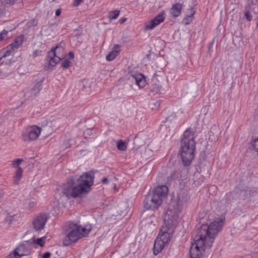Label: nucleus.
Returning <instances> with one entry per match:
<instances>
[{"instance_id": "1", "label": "nucleus", "mask_w": 258, "mask_h": 258, "mask_svg": "<svg viewBox=\"0 0 258 258\" xmlns=\"http://www.w3.org/2000/svg\"><path fill=\"white\" fill-rule=\"evenodd\" d=\"M224 219L218 218L209 226L203 225L197 230L194 242L191 243L189 251L190 258H200L205 250L210 248L214 239L220 231Z\"/></svg>"}, {"instance_id": "2", "label": "nucleus", "mask_w": 258, "mask_h": 258, "mask_svg": "<svg viewBox=\"0 0 258 258\" xmlns=\"http://www.w3.org/2000/svg\"><path fill=\"white\" fill-rule=\"evenodd\" d=\"M196 142L193 133L189 130H186L181 140L180 155L184 165H188L194 158Z\"/></svg>"}, {"instance_id": "3", "label": "nucleus", "mask_w": 258, "mask_h": 258, "mask_svg": "<svg viewBox=\"0 0 258 258\" xmlns=\"http://www.w3.org/2000/svg\"><path fill=\"white\" fill-rule=\"evenodd\" d=\"M94 173L90 171L82 175L78 180V185L72 188H64L63 194L67 197H81L90 191L93 184Z\"/></svg>"}, {"instance_id": "4", "label": "nucleus", "mask_w": 258, "mask_h": 258, "mask_svg": "<svg viewBox=\"0 0 258 258\" xmlns=\"http://www.w3.org/2000/svg\"><path fill=\"white\" fill-rule=\"evenodd\" d=\"M168 192L166 185H160L156 187L153 190L152 195H148L144 201V207L147 210H154L161 205L163 199Z\"/></svg>"}, {"instance_id": "5", "label": "nucleus", "mask_w": 258, "mask_h": 258, "mask_svg": "<svg viewBox=\"0 0 258 258\" xmlns=\"http://www.w3.org/2000/svg\"><path fill=\"white\" fill-rule=\"evenodd\" d=\"M91 230V226L90 225L81 227L80 225L76 224H70L69 232L63 240V244L68 246L72 243L76 242L82 236L87 235Z\"/></svg>"}, {"instance_id": "6", "label": "nucleus", "mask_w": 258, "mask_h": 258, "mask_svg": "<svg viewBox=\"0 0 258 258\" xmlns=\"http://www.w3.org/2000/svg\"><path fill=\"white\" fill-rule=\"evenodd\" d=\"M174 204H169L163 216L164 224L170 228H175L179 223V215L181 210L175 207Z\"/></svg>"}, {"instance_id": "7", "label": "nucleus", "mask_w": 258, "mask_h": 258, "mask_svg": "<svg viewBox=\"0 0 258 258\" xmlns=\"http://www.w3.org/2000/svg\"><path fill=\"white\" fill-rule=\"evenodd\" d=\"M41 132L40 127L36 125L27 127L22 134V139L24 142H30L36 140Z\"/></svg>"}, {"instance_id": "8", "label": "nucleus", "mask_w": 258, "mask_h": 258, "mask_svg": "<svg viewBox=\"0 0 258 258\" xmlns=\"http://www.w3.org/2000/svg\"><path fill=\"white\" fill-rule=\"evenodd\" d=\"M23 41L24 38L23 36H20L17 37L15 39L14 42L7 47L6 51L5 52V54L1 57L0 60H2L3 62L4 59H5L7 57L12 55L15 50H17L20 46V45H22Z\"/></svg>"}, {"instance_id": "9", "label": "nucleus", "mask_w": 258, "mask_h": 258, "mask_svg": "<svg viewBox=\"0 0 258 258\" xmlns=\"http://www.w3.org/2000/svg\"><path fill=\"white\" fill-rule=\"evenodd\" d=\"M48 220V217L46 214H40L35 216L32 221L33 229L36 231H40L45 227L46 223Z\"/></svg>"}, {"instance_id": "10", "label": "nucleus", "mask_w": 258, "mask_h": 258, "mask_svg": "<svg viewBox=\"0 0 258 258\" xmlns=\"http://www.w3.org/2000/svg\"><path fill=\"white\" fill-rule=\"evenodd\" d=\"M174 229L163 225L157 237L167 243L170 240Z\"/></svg>"}, {"instance_id": "11", "label": "nucleus", "mask_w": 258, "mask_h": 258, "mask_svg": "<svg viewBox=\"0 0 258 258\" xmlns=\"http://www.w3.org/2000/svg\"><path fill=\"white\" fill-rule=\"evenodd\" d=\"M189 197L188 195L185 192L179 193L176 199L171 202L170 204H174L175 207L179 208V210H181L183 205L186 203L188 200Z\"/></svg>"}, {"instance_id": "12", "label": "nucleus", "mask_w": 258, "mask_h": 258, "mask_svg": "<svg viewBox=\"0 0 258 258\" xmlns=\"http://www.w3.org/2000/svg\"><path fill=\"white\" fill-rule=\"evenodd\" d=\"M165 19L163 14L160 13L151 21L147 22L145 24V28L147 30L152 29L159 24L164 21Z\"/></svg>"}, {"instance_id": "13", "label": "nucleus", "mask_w": 258, "mask_h": 258, "mask_svg": "<svg viewBox=\"0 0 258 258\" xmlns=\"http://www.w3.org/2000/svg\"><path fill=\"white\" fill-rule=\"evenodd\" d=\"M129 78L132 81H135L140 88H143L146 84L145 77L141 73L131 74Z\"/></svg>"}, {"instance_id": "14", "label": "nucleus", "mask_w": 258, "mask_h": 258, "mask_svg": "<svg viewBox=\"0 0 258 258\" xmlns=\"http://www.w3.org/2000/svg\"><path fill=\"white\" fill-rule=\"evenodd\" d=\"M57 52L54 51H50L48 52V58L49 64L51 67L55 66L59 62L61 56L57 55Z\"/></svg>"}, {"instance_id": "15", "label": "nucleus", "mask_w": 258, "mask_h": 258, "mask_svg": "<svg viewBox=\"0 0 258 258\" xmlns=\"http://www.w3.org/2000/svg\"><path fill=\"white\" fill-rule=\"evenodd\" d=\"M4 215L5 220L10 224L14 220L15 217L17 215V213L14 209L9 208L5 210Z\"/></svg>"}, {"instance_id": "16", "label": "nucleus", "mask_w": 258, "mask_h": 258, "mask_svg": "<svg viewBox=\"0 0 258 258\" xmlns=\"http://www.w3.org/2000/svg\"><path fill=\"white\" fill-rule=\"evenodd\" d=\"M119 52L120 45L115 44L112 48V51L106 56V59L108 61L113 60L119 54Z\"/></svg>"}, {"instance_id": "17", "label": "nucleus", "mask_w": 258, "mask_h": 258, "mask_svg": "<svg viewBox=\"0 0 258 258\" xmlns=\"http://www.w3.org/2000/svg\"><path fill=\"white\" fill-rule=\"evenodd\" d=\"M165 244L166 243H165V242L162 241L158 237H157V238L155 240L154 245V254L155 255L158 254L163 249Z\"/></svg>"}, {"instance_id": "18", "label": "nucleus", "mask_w": 258, "mask_h": 258, "mask_svg": "<svg viewBox=\"0 0 258 258\" xmlns=\"http://www.w3.org/2000/svg\"><path fill=\"white\" fill-rule=\"evenodd\" d=\"M182 9L181 4L176 3L173 5L170 10V14L172 17L176 18L179 16L181 13Z\"/></svg>"}, {"instance_id": "19", "label": "nucleus", "mask_w": 258, "mask_h": 258, "mask_svg": "<svg viewBox=\"0 0 258 258\" xmlns=\"http://www.w3.org/2000/svg\"><path fill=\"white\" fill-rule=\"evenodd\" d=\"M14 250L17 252L18 255H20L21 257L28 254V251L26 249V246L24 244H21L19 245L17 248H16Z\"/></svg>"}, {"instance_id": "20", "label": "nucleus", "mask_w": 258, "mask_h": 258, "mask_svg": "<svg viewBox=\"0 0 258 258\" xmlns=\"http://www.w3.org/2000/svg\"><path fill=\"white\" fill-rule=\"evenodd\" d=\"M22 174L23 169L22 168H19L18 170H16L15 173L13 177L14 184L16 185L19 184L20 180L22 178Z\"/></svg>"}, {"instance_id": "21", "label": "nucleus", "mask_w": 258, "mask_h": 258, "mask_svg": "<svg viewBox=\"0 0 258 258\" xmlns=\"http://www.w3.org/2000/svg\"><path fill=\"white\" fill-rule=\"evenodd\" d=\"M189 11H190L189 15L183 19V22H184V24L186 25H187L191 23V22L192 21L194 15L195 13V12L192 8H190L189 9Z\"/></svg>"}, {"instance_id": "22", "label": "nucleus", "mask_w": 258, "mask_h": 258, "mask_svg": "<svg viewBox=\"0 0 258 258\" xmlns=\"http://www.w3.org/2000/svg\"><path fill=\"white\" fill-rule=\"evenodd\" d=\"M71 139L70 138L64 137L61 138V142L62 143V148L63 149H67L71 146Z\"/></svg>"}, {"instance_id": "23", "label": "nucleus", "mask_w": 258, "mask_h": 258, "mask_svg": "<svg viewBox=\"0 0 258 258\" xmlns=\"http://www.w3.org/2000/svg\"><path fill=\"white\" fill-rule=\"evenodd\" d=\"M42 88L41 84L40 83H36L31 89V93L36 95Z\"/></svg>"}, {"instance_id": "24", "label": "nucleus", "mask_w": 258, "mask_h": 258, "mask_svg": "<svg viewBox=\"0 0 258 258\" xmlns=\"http://www.w3.org/2000/svg\"><path fill=\"white\" fill-rule=\"evenodd\" d=\"M23 161V159H17L13 161L12 163V166L15 168L16 170H18L19 168H22L20 167L19 165Z\"/></svg>"}, {"instance_id": "25", "label": "nucleus", "mask_w": 258, "mask_h": 258, "mask_svg": "<svg viewBox=\"0 0 258 258\" xmlns=\"http://www.w3.org/2000/svg\"><path fill=\"white\" fill-rule=\"evenodd\" d=\"M119 14V11L115 10L110 12L108 14V18L110 20L116 19Z\"/></svg>"}, {"instance_id": "26", "label": "nucleus", "mask_w": 258, "mask_h": 258, "mask_svg": "<svg viewBox=\"0 0 258 258\" xmlns=\"http://www.w3.org/2000/svg\"><path fill=\"white\" fill-rule=\"evenodd\" d=\"M117 147L119 150L124 151L126 149L127 146L125 142L122 140H119L117 142Z\"/></svg>"}, {"instance_id": "27", "label": "nucleus", "mask_w": 258, "mask_h": 258, "mask_svg": "<svg viewBox=\"0 0 258 258\" xmlns=\"http://www.w3.org/2000/svg\"><path fill=\"white\" fill-rule=\"evenodd\" d=\"M45 237H42L41 238H37L33 240L34 243L40 246H42L45 243Z\"/></svg>"}, {"instance_id": "28", "label": "nucleus", "mask_w": 258, "mask_h": 258, "mask_svg": "<svg viewBox=\"0 0 258 258\" xmlns=\"http://www.w3.org/2000/svg\"><path fill=\"white\" fill-rule=\"evenodd\" d=\"M36 202L32 200L29 199L26 201L25 203V206L27 208L32 209L35 207Z\"/></svg>"}, {"instance_id": "29", "label": "nucleus", "mask_w": 258, "mask_h": 258, "mask_svg": "<svg viewBox=\"0 0 258 258\" xmlns=\"http://www.w3.org/2000/svg\"><path fill=\"white\" fill-rule=\"evenodd\" d=\"M50 51H55L56 52H57V55H61V57H62L63 56V54H62L63 51V49L62 47L57 46L55 47L52 49Z\"/></svg>"}, {"instance_id": "30", "label": "nucleus", "mask_w": 258, "mask_h": 258, "mask_svg": "<svg viewBox=\"0 0 258 258\" xmlns=\"http://www.w3.org/2000/svg\"><path fill=\"white\" fill-rule=\"evenodd\" d=\"M8 31L4 30L0 33V42L3 40H6L8 38Z\"/></svg>"}, {"instance_id": "31", "label": "nucleus", "mask_w": 258, "mask_h": 258, "mask_svg": "<svg viewBox=\"0 0 258 258\" xmlns=\"http://www.w3.org/2000/svg\"><path fill=\"white\" fill-rule=\"evenodd\" d=\"M244 16L248 21H250L252 20V17L246 8L245 9Z\"/></svg>"}, {"instance_id": "32", "label": "nucleus", "mask_w": 258, "mask_h": 258, "mask_svg": "<svg viewBox=\"0 0 258 258\" xmlns=\"http://www.w3.org/2000/svg\"><path fill=\"white\" fill-rule=\"evenodd\" d=\"M70 61L68 59H64L61 62V66L64 69H67L70 66Z\"/></svg>"}, {"instance_id": "33", "label": "nucleus", "mask_w": 258, "mask_h": 258, "mask_svg": "<svg viewBox=\"0 0 258 258\" xmlns=\"http://www.w3.org/2000/svg\"><path fill=\"white\" fill-rule=\"evenodd\" d=\"M21 256L18 255V253L15 250L13 252L9 254L7 258H20Z\"/></svg>"}, {"instance_id": "34", "label": "nucleus", "mask_w": 258, "mask_h": 258, "mask_svg": "<svg viewBox=\"0 0 258 258\" xmlns=\"http://www.w3.org/2000/svg\"><path fill=\"white\" fill-rule=\"evenodd\" d=\"M41 53V51L40 50H35L32 54V56L35 58L37 56L40 55Z\"/></svg>"}, {"instance_id": "35", "label": "nucleus", "mask_w": 258, "mask_h": 258, "mask_svg": "<svg viewBox=\"0 0 258 258\" xmlns=\"http://www.w3.org/2000/svg\"><path fill=\"white\" fill-rule=\"evenodd\" d=\"M83 0H75L74 5L75 6H79L82 2Z\"/></svg>"}, {"instance_id": "36", "label": "nucleus", "mask_w": 258, "mask_h": 258, "mask_svg": "<svg viewBox=\"0 0 258 258\" xmlns=\"http://www.w3.org/2000/svg\"><path fill=\"white\" fill-rule=\"evenodd\" d=\"M50 253L48 252L45 253L43 256L42 258H50Z\"/></svg>"}, {"instance_id": "37", "label": "nucleus", "mask_w": 258, "mask_h": 258, "mask_svg": "<svg viewBox=\"0 0 258 258\" xmlns=\"http://www.w3.org/2000/svg\"><path fill=\"white\" fill-rule=\"evenodd\" d=\"M68 55H69V57H70V58H71V59H73V58H74V53H73V52H69V53H68Z\"/></svg>"}, {"instance_id": "38", "label": "nucleus", "mask_w": 258, "mask_h": 258, "mask_svg": "<svg viewBox=\"0 0 258 258\" xmlns=\"http://www.w3.org/2000/svg\"><path fill=\"white\" fill-rule=\"evenodd\" d=\"M102 182L104 184H106L108 182V179L106 177H104L102 179Z\"/></svg>"}, {"instance_id": "39", "label": "nucleus", "mask_w": 258, "mask_h": 258, "mask_svg": "<svg viewBox=\"0 0 258 258\" xmlns=\"http://www.w3.org/2000/svg\"><path fill=\"white\" fill-rule=\"evenodd\" d=\"M61 13V10L59 9H57L55 12V15L58 16L60 15Z\"/></svg>"}, {"instance_id": "40", "label": "nucleus", "mask_w": 258, "mask_h": 258, "mask_svg": "<svg viewBox=\"0 0 258 258\" xmlns=\"http://www.w3.org/2000/svg\"><path fill=\"white\" fill-rule=\"evenodd\" d=\"M126 18H123L122 19H120L119 22L120 24L123 23L125 21H126Z\"/></svg>"}, {"instance_id": "41", "label": "nucleus", "mask_w": 258, "mask_h": 258, "mask_svg": "<svg viewBox=\"0 0 258 258\" xmlns=\"http://www.w3.org/2000/svg\"><path fill=\"white\" fill-rule=\"evenodd\" d=\"M168 170H170V176L171 177L172 176V173H173V174H174V173L173 172V171L172 170H171V169H170V168L168 169Z\"/></svg>"}, {"instance_id": "42", "label": "nucleus", "mask_w": 258, "mask_h": 258, "mask_svg": "<svg viewBox=\"0 0 258 258\" xmlns=\"http://www.w3.org/2000/svg\"><path fill=\"white\" fill-rule=\"evenodd\" d=\"M256 26H257V27L258 28V21H257V24H256Z\"/></svg>"}, {"instance_id": "43", "label": "nucleus", "mask_w": 258, "mask_h": 258, "mask_svg": "<svg viewBox=\"0 0 258 258\" xmlns=\"http://www.w3.org/2000/svg\"><path fill=\"white\" fill-rule=\"evenodd\" d=\"M156 103L157 104L158 106L159 105V102H157Z\"/></svg>"}, {"instance_id": "44", "label": "nucleus", "mask_w": 258, "mask_h": 258, "mask_svg": "<svg viewBox=\"0 0 258 258\" xmlns=\"http://www.w3.org/2000/svg\"><path fill=\"white\" fill-rule=\"evenodd\" d=\"M1 74H2V71H1V70H0V75H1Z\"/></svg>"}]
</instances>
